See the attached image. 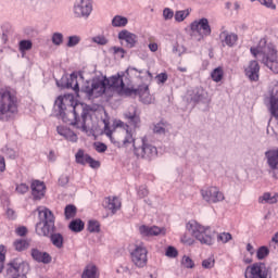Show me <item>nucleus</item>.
<instances>
[{
  "mask_svg": "<svg viewBox=\"0 0 278 278\" xmlns=\"http://www.w3.org/2000/svg\"><path fill=\"white\" fill-rule=\"evenodd\" d=\"M108 90H112L119 94V97H128L131 88L125 86L123 75L116 74L108 78V76H96L91 80H86L81 86V92L87 99L92 97H102Z\"/></svg>",
  "mask_w": 278,
  "mask_h": 278,
  "instance_id": "nucleus-1",
  "label": "nucleus"
},
{
  "mask_svg": "<svg viewBox=\"0 0 278 278\" xmlns=\"http://www.w3.org/2000/svg\"><path fill=\"white\" fill-rule=\"evenodd\" d=\"M105 135L110 138L111 142L118 149L123 147H129L132 143L135 155L141 157L142 160H153L157 157V148L149 143L147 137L141 138V146L136 144V140L128 129L121 130H106Z\"/></svg>",
  "mask_w": 278,
  "mask_h": 278,
  "instance_id": "nucleus-2",
  "label": "nucleus"
},
{
  "mask_svg": "<svg viewBox=\"0 0 278 278\" xmlns=\"http://www.w3.org/2000/svg\"><path fill=\"white\" fill-rule=\"evenodd\" d=\"M56 110L59 111L60 118L63 123H70V125H76L78 129L88 131V122L92 121V109L88 104L71 105V110L66 109L64 104V98L59 96L54 102Z\"/></svg>",
  "mask_w": 278,
  "mask_h": 278,
  "instance_id": "nucleus-3",
  "label": "nucleus"
},
{
  "mask_svg": "<svg viewBox=\"0 0 278 278\" xmlns=\"http://www.w3.org/2000/svg\"><path fill=\"white\" fill-rule=\"evenodd\" d=\"M252 55L273 73L278 74V54L275 45L268 43L266 39H261L257 47L250 49Z\"/></svg>",
  "mask_w": 278,
  "mask_h": 278,
  "instance_id": "nucleus-4",
  "label": "nucleus"
},
{
  "mask_svg": "<svg viewBox=\"0 0 278 278\" xmlns=\"http://www.w3.org/2000/svg\"><path fill=\"white\" fill-rule=\"evenodd\" d=\"M18 112V99L10 90H0V121H10Z\"/></svg>",
  "mask_w": 278,
  "mask_h": 278,
  "instance_id": "nucleus-5",
  "label": "nucleus"
},
{
  "mask_svg": "<svg viewBox=\"0 0 278 278\" xmlns=\"http://www.w3.org/2000/svg\"><path fill=\"white\" fill-rule=\"evenodd\" d=\"M39 222L35 226V231L37 236H42L43 238H49L50 233L55 231V216L51 210L39 206L37 208Z\"/></svg>",
  "mask_w": 278,
  "mask_h": 278,
  "instance_id": "nucleus-6",
  "label": "nucleus"
},
{
  "mask_svg": "<svg viewBox=\"0 0 278 278\" xmlns=\"http://www.w3.org/2000/svg\"><path fill=\"white\" fill-rule=\"evenodd\" d=\"M188 231H191L193 238L198 239L201 244H207L208 247L214 244V235L210 227L202 226L195 220L187 224Z\"/></svg>",
  "mask_w": 278,
  "mask_h": 278,
  "instance_id": "nucleus-7",
  "label": "nucleus"
},
{
  "mask_svg": "<svg viewBox=\"0 0 278 278\" xmlns=\"http://www.w3.org/2000/svg\"><path fill=\"white\" fill-rule=\"evenodd\" d=\"M29 263L23 258H13L7 264L5 278H27Z\"/></svg>",
  "mask_w": 278,
  "mask_h": 278,
  "instance_id": "nucleus-8",
  "label": "nucleus"
},
{
  "mask_svg": "<svg viewBox=\"0 0 278 278\" xmlns=\"http://www.w3.org/2000/svg\"><path fill=\"white\" fill-rule=\"evenodd\" d=\"M245 278H273V271L270 267L266 266L265 263H254L245 268Z\"/></svg>",
  "mask_w": 278,
  "mask_h": 278,
  "instance_id": "nucleus-9",
  "label": "nucleus"
},
{
  "mask_svg": "<svg viewBox=\"0 0 278 278\" xmlns=\"http://www.w3.org/2000/svg\"><path fill=\"white\" fill-rule=\"evenodd\" d=\"M190 29L192 34H198V36H200L199 40L212 36V26H210V21L205 17L192 22L190 24Z\"/></svg>",
  "mask_w": 278,
  "mask_h": 278,
  "instance_id": "nucleus-10",
  "label": "nucleus"
},
{
  "mask_svg": "<svg viewBox=\"0 0 278 278\" xmlns=\"http://www.w3.org/2000/svg\"><path fill=\"white\" fill-rule=\"evenodd\" d=\"M149 251L147 250V247H144V243L136 245L130 253L132 264H135L137 268H144V266H147V262L149 261L147 257Z\"/></svg>",
  "mask_w": 278,
  "mask_h": 278,
  "instance_id": "nucleus-11",
  "label": "nucleus"
},
{
  "mask_svg": "<svg viewBox=\"0 0 278 278\" xmlns=\"http://www.w3.org/2000/svg\"><path fill=\"white\" fill-rule=\"evenodd\" d=\"M187 99L190 103H203L208 104L212 102V98H210V93L203 87H195L193 89L188 90Z\"/></svg>",
  "mask_w": 278,
  "mask_h": 278,
  "instance_id": "nucleus-12",
  "label": "nucleus"
},
{
  "mask_svg": "<svg viewBox=\"0 0 278 278\" xmlns=\"http://www.w3.org/2000/svg\"><path fill=\"white\" fill-rule=\"evenodd\" d=\"M201 195L206 203H220L225 201V193H223L218 187L202 189Z\"/></svg>",
  "mask_w": 278,
  "mask_h": 278,
  "instance_id": "nucleus-13",
  "label": "nucleus"
},
{
  "mask_svg": "<svg viewBox=\"0 0 278 278\" xmlns=\"http://www.w3.org/2000/svg\"><path fill=\"white\" fill-rule=\"evenodd\" d=\"M76 18H88L92 14V0H77L74 4Z\"/></svg>",
  "mask_w": 278,
  "mask_h": 278,
  "instance_id": "nucleus-14",
  "label": "nucleus"
},
{
  "mask_svg": "<svg viewBox=\"0 0 278 278\" xmlns=\"http://www.w3.org/2000/svg\"><path fill=\"white\" fill-rule=\"evenodd\" d=\"M127 97H139L140 101L146 105H151L153 103V97L149 92V86L141 85L137 89L130 88V91Z\"/></svg>",
  "mask_w": 278,
  "mask_h": 278,
  "instance_id": "nucleus-15",
  "label": "nucleus"
},
{
  "mask_svg": "<svg viewBox=\"0 0 278 278\" xmlns=\"http://www.w3.org/2000/svg\"><path fill=\"white\" fill-rule=\"evenodd\" d=\"M265 157L270 168L271 177L278 180V149L266 151Z\"/></svg>",
  "mask_w": 278,
  "mask_h": 278,
  "instance_id": "nucleus-16",
  "label": "nucleus"
},
{
  "mask_svg": "<svg viewBox=\"0 0 278 278\" xmlns=\"http://www.w3.org/2000/svg\"><path fill=\"white\" fill-rule=\"evenodd\" d=\"M128 77H137L141 81H151L153 79V74L149 70H142L134 66H129L126 70Z\"/></svg>",
  "mask_w": 278,
  "mask_h": 278,
  "instance_id": "nucleus-17",
  "label": "nucleus"
},
{
  "mask_svg": "<svg viewBox=\"0 0 278 278\" xmlns=\"http://www.w3.org/2000/svg\"><path fill=\"white\" fill-rule=\"evenodd\" d=\"M33 201H40L45 199L47 186L40 180H34L30 185Z\"/></svg>",
  "mask_w": 278,
  "mask_h": 278,
  "instance_id": "nucleus-18",
  "label": "nucleus"
},
{
  "mask_svg": "<svg viewBox=\"0 0 278 278\" xmlns=\"http://www.w3.org/2000/svg\"><path fill=\"white\" fill-rule=\"evenodd\" d=\"M118 40L126 42L125 47L127 49H134V47H136V45L138 43V36L125 29L118 33Z\"/></svg>",
  "mask_w": 278,
  "mask_h": 278,
  "instance_id": "nucleus-19",
  "label": "nucleus"
},
{
  "mask_svg": "<svg viewBox=\"0 0 278 278\" xmlns=\"http://www.w3.org/2000/svg\"><path fill=\"white\" fill-rule=\"evenodd\" d=\"M269 112L276 121H278V83L271 88L270 99H269Z\"/></svg>",
  "mask_w": 278,
  "mask_h": 278,
  "instance_id": "nucleus-20",
  "label": "nucleus"
},
{
  "mask_svg": "<svg viewBox=\"0 0 278 278\" xmlns=\"http://www.w3.org/2000/svg\"><path fill=\"white\" fill-rule=\"evenodd\" d=\"M30 255L35 262H38L39 264H51L53 261V257H51L50 253L42 252L38 249H31L30 250Z\"/></svg>",
  "mask_w": 278,
  "mask_h": 278,
  "instance_id": "nucleus-21",
  "label": "nucleus"
},
{
  "mask_svg": "<svg viewBox=\"0 0 278 278\" xmlns=\"http://www.w3.org/2000/svg\"><path fill=\"white\" fill-rule=\"evenodd\" d=\"M245 75L250 81H258L260 79V63L251 61L245 68Z\"/></svg>",
  "mask_w": 278,
  "mask_h": 278,
  "instance_id": "nucleus-22",
  "label": "nucleus"
},
{
  "mask_svg": "<svg viewBox=\"0 0 278 278\" xmlns=\"http://www.w3.org/2000/svg\"><path fill=\"white\" fill-rule=\"evenodd\" d=\"M219 38L222 40V45H226V47H236V42H238V35L227 30L222 31L219 34Z\"/></svg>",
  "mask_w": 278,
  "mask_h": 278,
  "instance_id": "nucleus-23",
  "label": "nucleus"
},
{
  "mask_svg": "<svg viewBox=\"0 0 278 278\" xmlns=\"http://www.w3.org/2000/svg\"><path fill=\"white\" fill-rule=\"evenodd\" d=\"M121 199L113 197V198H105L103 201V207L105 210H110L112 214H116L118 210H121Z\"/></svg>",
  "mask_w": 278,
  "mask_h": 278,
  "instance_id": "nucleus-24",
  "label": "nucleus"
},
{
  "mask_svg": "<svg viewBox=\"0 0 278 278\" xmlns=\"http://www.w3.org/2000/svg\"><path fill=\"white\" fill-rule=\"evenodd\" d=\"M56 131L59 136H62L63 138H65V140H68V142H77L78 140L77 134H75L70 128H66L64 126H59L56 127Z\"/></svg>",
  "mask_w": 278,
  "mask_h": 278,
  "instance_id": "nucleus-25",
  "label": "nucleus"
},
{
  "mask_svg": "<svg viewBox=\"0 0 278 278\" xmlns=\"http://www.w3.org/2000/svg\"><path fill=\"white\" fill-rule=\"evenodd\" d=\"M77 77H78L77 73H75V72L72 73L65 83V88H71L72 90H74V92H76V94L79 92L85 94L81 91V87L79 89V80H77Z\"/></svg>",
  "mask_w": 278,
  "mask_h": 278,
  "instance_id": "nucleus-26",
  "label": "nucleus"
},
{
  "mask_svg": "<svg viewBox=\"0 0 278 278\" xmlns=\"http://www.w3.org/2000/svg\"><path fill=\"white\" fill-rule=\"evenodd\" d=\"M136 108L131 106L128 112L124 114L125 118H127L128 123L134 127L140 126V115H137Z\"/></svg>",
  "mask_w": 278,
  "mask_h": 278,
  "instance_id": "nucleus-27",
  "label": "nucleus"
},
{
  "mask_svg": "<svg viewBox=\"0 0 278 278\" xmlns=\"http://www.w3.org/2000/svg\"><path fill=\"white\" fill-rule=\"evenodd\" d=\"M139 231L141 236L150 237V236H160L162 233V228L157 226H146L142 225L139 227Z\"/></svg>",
  "mask_w": 278,
  "mask_h": 278,
  "instance_id": "nucleus-28",
  "label": "nucleus"
},
{
  "mask_svg": "<svg viewBox=\"0 0 278 278\" xmlns=\"http://www.w3.org/2000/svg\"><path fill=\"white\" fill-rule=\"evenodd\" d=\"M50 242L55 247L56 249H64V236L60 232H51L50 236Z\"/></svg>",
  "mask_w": 278,
  "mask_h": 278,
  "instance_id": "nucleus-29",
  "label": "nucleus"
},
{
  "mask_svg": "<svg viewBox=\"0 0 278 278\" xmlns=\"http://www.w3.org/2000/svg\"><path fill=\"white\" fill-rule=\"evenodd\" d=\"M154 134H159L160 136H164V134H168L170 131V124L168 122L162 119L157 124L154 125L153 128Z\"/></svg>",
  "mask_w": 278,
  "mask_h": 278,
  "instance_id": "nucleus-30",
  "label": "nucleus"
},
{
  "mask_svg": "<svg viewBox=\"0 0 278 278\" xmlns=\"http://www.w3.org/2000/svg\"><path fill=\"white\" fill-rule=\"evenodd\" d=\"M258 203H269L270 205L278 203V193L274 195L270 192H265L260 199Z\"/></svg>",
  "mask_w": 278,
  "mask_h": 278,
  "instance_id": "nucleus-31",
  "label": "nucleus"
},
{
  "mask_svg": "<svg viewBox=\"0 0 278 278\" xmlns=\"http://www.w3.org/2000/svg\"><path fill=\"white\" fill-rule=\"evenodd\" d=\"M128 23L129 20H127V17L122 15H115L112 20V27H126Z\"/></svg>",
  "mask_w": 278,
  "mask_h": 278,
  "instance_id": "nucleus-32",
  "label": "nucleus"
},
{
  "mask_svg": "<svg viewBox=\"0 0 278 278\" xmlns=\"http://www.w3.org/2000/svg\"><path fill=\"white\" fill-rule=\"evenodd\" d=\"M88 157H90L89 154H85L84 150H78L75 154L76 164H80L81 166H86L88 164Z\"/></svg>",
  "mask_w": 278,
  "mask_h": 278,
  "instance_id": "nucleus-33",
  "label": "nucleus"
},
{
  "mask_svg": "<svg viewBox=\"0 0 278 278\" xmlns=\"http://www.w3.org/2000/svg\"><path fill=\"white\" fill-rule=\"evenodd\" d=\"M64 215L66 220H71V218H75L77 216V206L73 204H68L65 206Z\"/></svg>",
  "mask_w": 278,
  "mask_h": 278,
  "instance_id": "nucleus-34",
  "label": "nucleus"
},
{
  "mask_svg": "<svg viewBox=\"0 0 278 278\" xmlns=\"http://www.w3.org/2000/svg\"><path fill=\"white\" fill-rule=\"evenodd\" d=\"M71 231L75 233H79V231H84V223L81 219H74L70 223Z\"/></svg>",
  "mask_w": 278,
  "mask_h": 278,
  "instance_id": "nucleus-35",
  "label": "nucleus"
},
{
  "mask_svg": "<svg viewBox=\"0 0 278 278\" xmlns=\"http://www.w3.org/2000/svg\"><path fill=\"white\" fill-rule=\"evenodd\" d=\"M81 278H97V266L88 265L84 270Z\"/></svg>",
  "mask_w": 278,
  "mask_h": 278,
  "instance_id": "nucleus-36",
  "label": "nucleus"
},
{
  "mask_svg": "<svg viewBox=\"0 0 278 278\" xmlns=\"http://www.w3.org/2000/svg\"><path fill=\"white\" fill-rule=\"evenodd\" d=\"M188 16H190V10L188 9L182 11H176V13L174 14L175 21L177 23H184V21H186Z\"/></svg>",
  "mask_w": 278,
  "mask_h": 278,
  "instance_id": "nucleus-37",
  "label": "nucleus"
},
{
  "mask_svg": "<svg viewBox=\"0 0 278 278\" xmlns=\"http://www.w3.org/2000/svg\"><path fill=\"white\" fill-rule=\"evenodd\" d=\"M225 75V72H223V67H217L211 73V78L213 81L218 84V81H223V76Z\"/></svg>",
  "mask_w": 278,
  "mask_h": 278,
  "instance_id": "nucleus-38",
  "label": "nucleus"
},
{
  "mask_svg": "<svg viewBox=\"0 0 278 278\" xmlns=\"http://www.w3.org/2000/svg\"><path fill=\"white\" fill-rule=\"evenodd\" d=\"M88 231L90 233H99L101 231V224L98 220H89L88 222Z\"/></svg>",
  "mask_w": 278,
  "mask_h": 278,
  "instance_id": "nucleus-39",
  "label": "nucleus"
},
{
  "mask_svg": "<svg viewBox=\"0 0 278 278\" xmlns=\"http://www.w3.org/2000/svg\"><path fill=\"white\" fill-rule=\"evenodd\" d=\"M81 42V37L74 35V36H70L67 38V43L66 47L73 48V47H77V45Z\"/></svg>",
  "mask_w": 278,
  "mask_h": 278,
  "instance_id": "nucleus-40",
  "label": "nucleus"
},
{
  "mask_svg": "<svg viewBox=\"0 0 278 278\" xmlns=\"http://www.w3.org/2000/svg\"><path fill=\"white\" fill-rule=\"evenodd\" d=\"M62 42H64V35H62V33H53L52 43L55 45V47H60Z\"/></svg>",
  "mask_w": 278,
  "mask_h": 278,
  "instance_id": "nucleus-41",
  "label": "nucleus"
},
{
  "mask_svg": "<svg viewBox=\"0 0 278 278\" xmlns=\"http://www.w3.org/2000/svg\"><path fill=\"white\" fill-rule=\"evenodd\" d=\"M268 253H270L268 248L263 245V247L258 248V250L256 252V257H257V260H264L265 257H268Z\"/></svg>",
  "mask_w": 278,
  "mask_h": 278,
  "instance_id": "nucleus-42",
  "label": "nucleus"
},
{
  "mask_svg": "<svg viewBox=\"0 0 278 278\" xmlns=\"http://www.w3.org/2000/svg\"><path fill=\"white\" fill-rule=\"evenodd\" d=\"M215 264H216V260L214 258V256H211V257L205 258L204 261H202V267H204L206 269L214 268Z\"/></svg>",
  "mask_w": 278,
  "mask_h": 278,
  "instance_id": "nucleus-43",
  "label": "nucleus"
},
{
  "mask_svg": "<svg viewBox=\"0 0 278 278\" xmlns=\"http://www.w3.org/2000/svg\"><path fill=\"white\" fill-rule=\"evenodd\" d=\"M4 264H5V247L0 245V274L3 273Z\"/></svg>",
  "mask_w": 278,
  "mask_h": 278,
  "instance_id": "nucleus-44",
  "label": "nucleus"
},
{
  "mask_svg": "<svg viewBox=\"0 0 278 278\" xmlns=\"http://www.w3.org/2000/svg\"><path fill=\"white\" fill-rule=\"evenodd\" d=\"M218 242H223L224 244H227L229 240H231V233L229 232H222L217 236Z\"/></svg>",
  "mask_w": 278,
  "mask_h": 278,
  "instance_id": "nucleus-45",
  "label": "nucleus"
},
{
  "mask_svg": "<svg viewBox=\"0 0 278 278\" xmlns=\"http://www.w3.org/2000/svg\"><path fill=\"white\" fill-rule=\"evenodd\" d=\"M15 191L17 194H27V192H29V186L26 184L16 185Z\"/></svg>",
  "mask_w": 278,
  "mask_h": 278,
  "instance_id": "nucleus-46",
  "label": "nucleus"
},
{
  "mask_svg": "<svg viewBox=\"0 0 278 278\" xmlns=\"http://www.w3.org/2000/svg\"><path fill=\"white\" fill-rule=\"evenodd\" d=\"M33 47L31 40L20 41V51H29Z\"/></svg>",
  "mask_w": 278,
  "mask_h": 278,
  "instance_id": "nucleus-47",
  "label": "nucleus"
},
{
  "mask_svg": "<svg viewBox=\"0 0 278 278\" xmlns=\"http://www.w3.org/2000/svg\"><path fill=\"white\" fill-rule=\"evenodd\" d=\"M14 247L16 251H25V249L28 247V243L25 240H17L14 242Z\"/></svg>",
  "mask_w": 278,
  "mask_h": 278,
  "instance_id": "nucleus-48",
  "label": "nucleus"
},
{
  "mask_svg": "<svg viewBox=\"0 0 278 278\" xmlns=\"http://www.w3.org/2000/svg\"><path fill=\"white\" fill-rule=\"evenodd\" d=\"M181 264L185 268H194V261L190 256H184Z\"/></svg>",
  "mask_w": 278,
  "mask_h": 278,
  "instance_id": "nucleus-49",
  "label": "nucleus"
},
{
  "mask_svg": "<svg viewBox=\"0 0 278 278\" xmlns=\"http://www.w3.org/2000/svg\"><path fill=\"white\" fill-rule=\"evenodd\" d=\"M258 3L265 5V8H268L269 10H277V4H275L273 0H258Z\"/></svg>",
  "mask_w": 278,
  "mask_h": 278,
  "instance_id": "nucleus-50",
  "label": "nucleus"
},
{
  "mask_svg": "<svg viewBox=\"0 0 278 278\" xmlns=\"http://www.w3.org/2000/svg\"><path fill=\"white\" fill-rule=\"evenodd\" d=\"M165 255L167 257H177V255H179V252L175 247L169 245L165 252Z\"/></svg>",
  "mask_w": 278,
  "mask_h": 278,
  "instance_id": "nucleus-51",
  "label": "nucleus"
},
{
  "mask_svg": "<svg viewBox=\"0 0 278 278\" xmlns=\"http://www.w3.org/2000/svg\"><path fill=\"white\" fill-rule=\"evenodd\" d=\"M93 42H96V45L105 46L108 45L109 40L108 38H105V36L100 35V36L93 37Z\"/></svg>",
  "mask_w": 278,
  "mask_h": 278,
  "instance_id": "nucleus-52",
  "label": "nucleus"
},
{
  "mask_svg": "<svg viewBox=\"0 0 278 278\" xmlns=\"http://www.w3.org/2000/svg\"><path fill=\"white\" fill-rule=\"evenodd\" d=\"M173 16H175V12H173L172 9L165 8V9L163 10V18H164L165 21H170V20L173 18Z\"/></svg>",
  "mask_w": 278,
  "mask_h": 278,
  "instance_id": "nucleus-53",
  "label": "nucleus"
},
{
  "mask_svg": "<svg viewBox=\"0 0 278 278\" xmlns=\"http://www.w3.org/2000/svg\"><path fill=\"white\" fill-rule=\"evenodd\" d=\"M94 149L98 153H105L108 151V146L103 142H96Z\"/></svg>",
  "mask_w": 278,
  "mask_h": 278,
  "instance_id": "nucleus-54",
  "label": "nucleus"
},
{
  "mask_svg": "<svg viewBox=\"0 0 278 278\" xmlns=\"http://www.w3.org/2000/svg\"><path fill=\"white\" fill-rule=\"evenodd\" d=\"M87 160H88L87 164H89L90 168H100L101 163L99 161L92 159V156L90 155Z\"/></svg>",
  "mask_w": 278,
  "mask_h": 278,
  "instance_id": "nucleus-55",
  "label": "nucleus"
},
{
  "mask_svg": "<svg viewBox=\"0 0 278 278\" xmlns=\"http://www.w3.org/2000/svg\"><path fill=\"white\" fill-rule=\"evenodd\" d=\"M138 197H140V199H144V197H149V189H147V187L144 186L139 187Z\"/></svg>",
  "mask_w": 278,
  "mask_h": 278,
  "instance_id": "nucleus-56",
  "label": "nucleus"
},
{
  "mask_svg": "<svg viewBox=\"0 0 278 278\" xmlns=\"http://www.w3.org/2000/svg\"><path fill=\"white\" fill-rule=\"evenodd\" d=\"M156 79H157L159 84H166V81H168V74L161 73L156 76Z\"/></svg>",
  "mask_w": 278,
  "mask_h": 278,
  "instance_id": "nucleus-57",
  "label": "nucleus"
},
{
  "mask_svg": "<svg viewBox=\"0 0 278 278\" xmlns=\"http://www.w3.org/2000/svg\"><path fill=\"white\" fill-rule=\"evenodd\" d=\"M113 51H114L115 55L121 54V58H125V54L127 53V51H125V49L119 48V47H113Z\"/></svg>",
  "mask_w": 278,
  "mask_h": 278,
  "instance_id": "nucleus-58",
  "label": "nucleus"
},
{
  "mask_svg": "<svg viewBox=\"0 0 278 278\" xmlns=\"http://www.w3.org/2000/svg\"><path fill=\"white\" fill-rule=\"evenodd\" d=\"M181 242H182L184 244L190 245V244H193V243H194V240H192V238H189L188 235L185 233V235L181 237Z\"/></svg>",
  "mask_w": 278,
  "mask_h": 278,
  "instance_id": "nucleus-59",
  "label": "nucleus"
},
{
  "mask_svg": "<svg viewBox=\"0 0 278 278\" xmlns=\"http://www.w3.org/2000/svg\"><path fill=\"white\" fill-rule=\"evenodd\" d=\"M59 184H60V186H66V184H68V176L62 175V176L59 178Z\"/></svg>",
  "mask_w": 278,
  "mask_h": 278,
  "instance_id": "nucleus-60",
  "label": "nucleus"
},
{
  "mask_svg": "<svg viewBox=\"0 0 278 278\" xmlns=\"http://www.w3.org/2000/svg\"><path fill=\"white\" fill-rule=\"evenodd\" d=\"M16 233H17V236H26L27 235V227H24V226L18 227L16 229Z\"/></svg>",
  "mask_w": 278,
  "mask_h": 278,
  "instance_id": "nucleus-61",
  "label": "nucleus"
},
{
  "mask_svg": "<svg viewBox=\"0 0 278 278\" xmlns=\"http://www.w3.org/2000/svg\"><path fill=\"white\" fill-rule=\"evenodd\" d=\"M7 155L10 160H16V152L13 149H7Z\"/></svg>",
  "mask_w": 278,
  "mask_h": 278,
  "instance_id": "nucleus-62",
  "label": "nucleus"
},
{
  "mask_svg": "<svg viewBox=\"0 0 278 278\" xmlns=\"http://www.w3.org/2000/svg\"><path fill=\"white\" fill-rule=\"evenodd\" d=\"M4 172H5V157L0 155V173H4Z\"/></svg>",
  "mask_w": 278,
  "mask_h": 278,
  "instance_id": "nucleus-63",
  "label": "nucleus"
},
{
  "mask_svg": "<svg viewBox=\"0 0 278 278\" xmlns=\"http://www.w3.org/2000/svg\"><path fill=\"white\" fill-rule=\"evenodd\" d=\"M149 49L152 53H155L157 51V43H149Z\"/></svg>",
  "mask_w": 278,
  "mask_h": 278,
  "instance_id": "nucleus-64",
  "label": "nucleus"
}]
</instances>
